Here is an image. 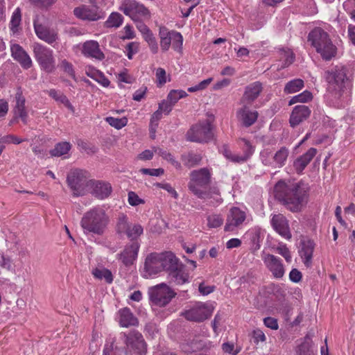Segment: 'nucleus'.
<instances>
[{
	"label": "nucleus",
	"instance_id": "51",
	"mask_svg": "<svg viewBox=\"0 0 355 355\" xmlns=\"http://www.w3.org/2000/svg\"><path fill=\"white\" fill-rule=\"evenodd\" d=\"M58 67L64 73H66L68 76H69L73 79H76V75L73 67V64L71 62H68L66 59H62L60 60Z\"/></svg>",
	"mask_w": 355,
	"mask_h": 355
},
{
	"label": "nucleus",
	"instance_id": "59",
	"mask_svg": "<svg viewBox=\"0 0 355 355\" xmlns=\"http://www.w3.org/2000/svg\"><path fill=\"white\" fill-rule=\"evenodd\" d=\"M173 106L174 105L166 98V100H164L159 103L158 110H159L162 113L168 114L172 110Z\"/></svg>",
	"mask_w": 355,
	"mask_h": 355
},
{
	"label": "nucleus",
	"instance_id": "26",
	"mask_svg": "<svg viewBox=\"0 0 355 355\" xmlns=\"http://www.w3.org/2000/svg\"><path fill=\"white\" fill-rule=\"evenodd\" d=\"M311 114L310 109L306 105H297L295 106L290 116V124L292 127L299 125L307 119Z\"/></svg>",
	"mask_w": 355,
	"mask_h": 355
},
{
	"label": "nucleus",
	"instance_id": "45",
	"mask_svg": "<svg viewBox=\"0 0 355 355\" xmlns=\"http://www.w3.org/2000/svg\"><path fill=\"white\" fill-rule=\"evenodd\" d=\"M71 149V144L69 142H60L55 145L51 150V155L55 157H60L67 154Z\"/></svg>",
	"mask_w": 355,
	"mask_h": 355
},
{
	"label": "nucleus",
	"instance_id": "46",
	"mask_svg": "<svg viewBox=\"0 0 355 355\" xmlns=\"http://www.w3.org/2000/svg\"><path fill=\"white\" fill-rule=\"evenodd\" d=\"M312 98H313L312 94L310 92L305 90L303 92H302L301 94L293 96L290 100L289 105H291L296 103H307V102L311 101Z\"/></svg>",
	"mask_w": 355,
	"mask_h": 355
},
{
	"label": "nucleus",
	"instance_id": "18",
	"mask_svg": "<svg viewBox=\"0 0 355 355\" xmlns=\"http://www.w3.org/2000/svg\"><path fill=\"white\" fill-rule=\"evenodd\" d=\"M261 259L267 269L272 273L275 278L280 279L284 275L285 270L282 261L279 257L273 254L263 252Z\"/></svg>",
	"mask_w": 355,
	"mask_h": 355
},
{
	"label": "nucleus",
	"instance_id": "6",
	"mask_svg": "<svg viewBox=\"0 0 355 355\" xmlns=\"http://www.w3.org/2000/svg\"><path fill=\"white\" fill-rule=\"evenodd\" d=\"M213 122L214 117L211 116L193 125L187 132V139L197 143H207L211 141L214 137Z\"/></svg>",
	"mask_w": 355,
	"mask_h": 355
},
{
	"label": "nucleus",
	"instance_id": "38",
	"mask_svg": "<svg viewBox=\"0 0 355 355\" xmlns=\"http://www.w3.org/2000/svg\"><path fill=\"white\" fill-rule=\"evenodd\" d=\"M91 272L94 277L98 280H104L107 284H111L113 282L114 278L112 272L103 266L94 268Z\"/></svg>",
	"mask_w": 355,
	"mask_h": 355
},
{
	"label": "nucleus",
	"instance_id": "47",
	"mask_svg": "<svg viewBox=\"0 0 355 355\" xmlns=\"http://www.w3.org/2000/svg\"><path fill=\"white\" fill-rule=\"evenodd\" d=\"M171 44L175 51L180 52L183 44V38L180 33L171 31L170 33Z\"/></svg>",
	"mask_w": 355,
	"mask_h": 355
},
{
	"label": "nucleus",
	"instance_id": "15",
	"mask_svg": "<svg viewBox=\"0 0 355 355\" xmlns=\"http://www.w3.org/2000/svg\"><path fill=\"white\" fill-rule=\"evenodd\" d=\"M241 141L243 142V154L242 155L233 154L229 149L228 146L226 145L222 146L220 149L221 153L224 155L225 157H226L227 159L230 160L232 162H245L252 155L254 148L251 145L250 141H248L247 139H241Z\"/></svg>",
	"mask_w": 355,
	"mask_h": 355
},
{
	"label": "nucleus",
	"instance_id": "13",
	"mask_svg": "<svg viewBox=\"0 0 355 355\" xmlns=\"http://www.w3.org/2000/svg\"><path fill=\"white\" fill-rule=\"evenodd\" d=\"M121 336L128 349L133 351L138 355H145L146 354V343L141 333L137 331H131L128 334L122 333Z\"/></svg>",
	"mask_w": 355,
	"mask_h": 355
},
{
	"label": "nucleus",
	"instance_id": "20",
	"mask_svg": "<svg viewBox=\"0 0 355 355\" xmlns=\"http://www.w3.org/2000/svg\"><path fill=\"white\" fill-rule=\"evenodd\" d=\"M140 244L138 241H134L125 245L123 250L117 254L120 260L125 266H131L137 258Z\"/></svg>",
	"mask_w": 355,
	"mask_h": 355
},
{
	"label": "nucleus",
	"instance_id": "58",
	"mask_svg": "<svg viewBox=\"0 0 355 355\" xmlns=\"http://www.w3.org/2000/svg\"><path fill=\"white\" fill-rule=\"evenodd\" d=\"M139 46L135 42L129 43L125 47V53L129 60L132 59L133 55L138 52Z\"/></svg>",
	"mask_w": 355,
	"mask_h": 355
},
{
	"label": "nucleus",
	"instance_id": "41",
	"mask_svg": "<svg viewBox=\"0 0 355 355\" xmlns=\"http://www.w3.org/2000/svg\"><path fill=\"white\" fill-rule=\"evenodd\" d=\"M304 86L302 79L296 78L288 82L284 89L286 94H293L300 91Z\"/></svg>",
	"mask_w": 355,
	"mask_h": 355
},
{
	"label": "nucleus",
	"instance_id": "30",
	"mask_svg": "<svg viewBox=\"0 0 355 355\" xmlns=\"http://www.w3.org/2000/svg\"><path fill=\"white\" fill-rule=\"evenodd\" d=\"M35 31L37 37L49 44L57 40V33L53 29H49L44 24H34Z\"/></svg>",
	"mask_w": 355,
	"mask_h": 355
},
{
	"label": "nucleus",
	"instance_id": "3",
	"mask_svg": "<svg viewBox=\"0 0 355 355\" xmlns=\"http://www.w3.org/2000/svg\"><path fill=\"white\" fill-rule=\"evenodd\" d=\"M324 78L329 83V89L340 97L343 92L352 87V76L349 69L337 65L325 71Z\"/></svg>",
	"mask_w": 355,
	"mask_h": 355
},
{
	"label": "nucleus",
	"instance_id": "60",
	"mask_svg": "<svg viewBox=\"0 0 355 355\" xmlns=\"http://www.w3.org/2000/svg\"><path fill=\"white\" fill-rule=\"evenodd\" d=\"M142 174L150 176H159L164 174V169L159 168H141L139 171Z\"/></svg>",
	"mask_w": 355,
	"mask_h": 355
},
{
	"label": "nucleus",
	"instance_id": "55",
	"mask_svg": "<svg viewBox=\"0 0 355 355\" xmlns=\"http://www.w3.org/2000/svg\"><path fill=\"white\" fill-rule=\"evenodd\" d=\"M276 251L278 254L282 256L286 262L291 263L292 261V256L291 252L285 243H279L276 248Z\"/></svg>",
	"mask_w": 355,
	"mask_h": 355
},
{
	"label": "nucleus",
	"instance_id": "56",
	"mask_svg": "<svg viewBox=\"0 0 355 355\" xmlns=\"http://www.w3.org/2000/svg\"><path fill=\"white\" fill-rule=\"evenodd\" d=\"M343 8L350 15L352 19H355V0H346L343 3Z\"/></svg>",
	"mask_w": 355,
	"mask_h": 355
},
{
	"label": "nucleus",
	"instance_id": "37",
	"mask_svg": "<svg viewBox=\"0 0 355 355\" xmlns=\"http://www.w3.org/2000/svg\"><path fill=\"white\" fill-rule=\"evenodd\" d=\"M296 355H317V350L313 349V342L311 337L306 335L304 341L297 347Z\"/></svg>",
	"mask_w": 355,
	"mask_h": 355
},
{
	"label": "nucleus",
	"instance_id": "32",
	"mask_svg": "<svg viewBox=\"0 0 355 355\" xmlns=\"http://www.w3.org/2000/svg\"><path fill=\"white\" fill-rule=\"evenodd\" d=\"M277 54L279 62L277 65V69L279 70L288 67L294 61V53L288 48L278 49L277 51Z\"/></svg>",
	"mask_w": 355,
	"mask_h": 355
},
{
	"label": "nucleus",
	"instance_id": "62",
	"mask_svg": "<svg viewBox=\"0 0 355 355\" xmlns=\"http://www.w3.org/2000/svg\"><path fill=\"white\" fill-rule=\"evenodd\" d=\"M128 202L132 206H137L140 204H144V201L141 199L135 192L130 191L128 193Z\"/></svg>",
	"mask_w": 355,
	"mask_h": 355
},
{
	"label": "nucleus",
	"instance_id": "28",
	"mask_svg": "<svg viewBox=\"0 0 355 355\" xmlns=\"http://www.w3.org/2000/svg\"><path fill=\"white\" fill-rule=\"evenodd\" d=\"M317 154V149L310 148L306 153L298 157L293 162V167L297 173H302L307 165Z\"/></svg>",
	"mask_w": 355,
	"mask_h": 355
},
{
	"label": "nucleus",
	"instance_id": "24",
	"mask_svg": "<svg viewBox=\"0 0 355 355\" xmlns=\"http://www.w3.org/2000/svg\"><path fill=\"white\" fill-rule=\"evenodd\" d=\"M248 105L243 104V107L236 113L239 121L245 127L252 125L257 121L259 116L258 112L250 110Z\"/></svg>",
	"mask_w": 355,
	"mask_h": 355
},
{
	"label": "nucleus",
	"instance_id": "42",
	"mask_svg": "<svg viewBox=\"0 0 355 355\" xmlns=\"http://www.w3.org/2000/svg\"><path fill=\"white\" fill-rule=\"evenodd\" d=\"M26 139H23L15 135L8 134L2 136V139L0 140V150L1 154L3 151L6 148V145L13 144H19L22 143Z\"/></svg>",
	"mask_w": 355,
	"mask_h": 355
},
{
	"label": "nucleus",
	"instance_id": "40",
	"mask_svg": "<svg viewBox=\"0 0 355 355\" xmlns=\"http://www.w3.org/2000/svg\"><path fill=\"white\" fill-rule=\"evenodd\" d=\"M49 96L53 98L55 101L63 104L71 112H74V107L70 103L68 98L61 92L54 89H50L47 92Z\"/></svg>",
	"mask_w": 355,
	"mask_h": 355
},
{
	"label": "nucleus",
	"instance_id": "2",
	"mask_svg": "<svg viewBox=\"0 0 355 355\" xmlns=\"http://www.w3.org/2000/svg\"><path fill=\"white\" fill-rule=\"evenodd\" d=\"M110 223V216L103 206H95L84 213L80 224L85 234L102 235Z\"/></svg>",
	"mask_w": 355,
	"mask_h": 355
},
{
	"label": "nucleus",
	"instance_id": "34",
	"mask_svg": "<svg viewBox=\"0 0 355 355\" xmlns=\"http://www.w3.org/2000/svg\"><path fill=\"white\" fill-rule=\"evenodd\" d=\"M162 271L166 270L169 272L175 269L178 265V259L171 252L159 253Z\"/></svg>",
	"mask_w": 355,
	"mask_h": 355
},
{
	"label": "nucleus",
	"instance_id": "23",
	"mask_svg": "<svg viewBox=\"0 0 355 355\" xmlns=\"http://www.w3.org/2000/svg\"><path fill=\"white\" fill-rule=\"evenodd\" d=\"M11 55L21 66L26 69L32 67L33 62L31 57L24 49L17 44H13L10 46Z\"/></svg>",
	"mask_w": 355,
	"mask_h": 355
},
{
	"label": "nucleus",
	"instance_id": "53",
	"mask_svg": "<svg viewBox=\"0 0 355 355\" xmlns=\"http://www.w3.org/2000/svg\"><path fill=\"white\" fill-rule=\"evenodd\" d=\"M207 225L210 228H216L220 227L223 223V216L220 214H211L207 216Z\"/></svg>",
	"mask_w": 355,
	"mask_h": 355
},
{
	"label": "nucleus",
	"instance_id": "9",
	"mask_svg": "<svg viewBox=\"0 0 355 355\" xmlns=\"http://www.w3.org/2000/svg\"><path fill=\"white\" fill-rule=\"evenodd\" d=\"M33 51L35 60L41 69L47 73L53 72L55 69L53 51L39 43L33 45Z\"/></svg>",
	"mask_w": 355,
	"mask_h": 355
},
{
	"label": "nucleus",
	"instance_id": "50",
	"mask_svg": "<svg viewBox=\"0 0 355 355\" xmlns=\"http://www.w3.org/2000/svg\"><path fill=\"white\" fill-rule=\"evenodd\" d=\"M154 152L155 153H157L159 156L163 157L164 159L169 162L176 168H180V166H181L180 164L174 159L173 155L169 152H167L164 150L159 149V148H154Z\"/></svg>",
	"mask_w": 355,
	"mask_h": 355
},
{
	"label": "nucleus",
	"instance_id": "64",
	"mask_svg": "<svg viewBox=\"0 0 355 355\" xmlns=\"http://www.w3.org/2000/svg\"><path fill=\"white\" fill-rule=\"evenodd\" d=\"M222 349L225 353L227 354H232L233 355H236L240 350L239 349H234V345L231 343H224L222 345Z\"/></svg>",
	"mask_w": 355,
	"mask_h": 355
},
{
	"label": "nucleus",
	"instance_id": "43",
	"mask_svg": "<svg viewBox=\"0 0 355 355\" xmlns=\"http://www.w3.org/2000/svg\"><path fill=\"white\" fill-rule=\"evenodd\" d=\"M184 164L188 167H193L199 164L202 160V156L198 153H189L182 157Z\"/></svg>",
	"mask_w": 355,
	"mask_h": 355
},
{
	"label": "nucleus",
	"instance_id": "22",
	"mask_svg": "<svg viewBox=\"0 0 355 355\" xmlns=\"http://www.w3.org/2000/svg\"><path fill=\"white\" fill-rule=\"evenodd\" d=\"M263 90L262 84L260 82H254L248 85L245 88V92L241 99L243 104L251 105L260 95Z\"/></svg>",
	"mask_w": 355,
	"mask_h": 355
},
{
	"label": "nucleus",
	"instance_id": "57",
	"mask_svg": "<svg viewBox=\"0 0 355 355\" xmlns=\"http://www.w3.org/2000/svg\"><path fill=\"white\" fill-rule=\"evenodd\" d=\"M155 76L157 85L162 86L166 83V73L163 68L157 69Z\"/></svg>",
	"mask_w": 355,
	"mask_h": 355
},
{
	"label": "nucleus",
	"instance_id": "52",
	"mask_svg": "<svg viewBox=\"0 0 355 355\" xmlns=\"http://www.w3.org/2000/svg\"><path fill=\"white\" fill-rule=\"evenodd\" d=\"M187 96L185 91L182 89H173L170 91L167 96L168 101L171 102L174 105L181 98H183Z\"/></svg>",
	"mask_w": 355,
	"mask_h": 355
},
{
	"label": "nucleus",
	"instance_id": "44",
	"mask_svg": "<svg viewBox=\"0 0 355 355\" xmlns=\"http://www.w3.org/2000/svg\"><path fill=\"white\" fill-rule=\"evenodd\" d=\"M170 33V31L163 28H161L159 30L160 46L164 51H168L171 44Z\"/></svg>",
	"mask_w": 355,
	"mask_h": 355
},
{
	"label": "nucleus",
	"instance_id": "48",
	"mask_svg": "<svg viewBox=\"0 0 355 355\" xmlns=\"http://www.w3.org/2000/svg\"><path fill=\"white\" fill-rule=\"evenodd\" d=\"M105 121L111 126L119 130L127 125L128 119L126 117L115 118L108 116L105 118Z\"/></svg>",
	"mask_w": 355,
	"mask_h": 355
},
{
	"label": "nucleus",
	"instance_id": "14",
	"mask_svg": "<svg viewBox=\"0 0 355 355\" xmlns=\"http://www.w3.org/2000/svg\"><path fill=\"white\" fill-rule=\"evenodd\" d=\"M247 219L245 211L240 208L233 207L230 209L227 214L224 230L226 232H234L241 227Z\"/></svg>",
	"mask_w": 355,
	"mask_h": 355
},
{
	"label": "nucleus",
	"instance_id": "12",
	"mask_svg": "<svg viewBox=\"0 0 355 355\" xmlns=\"http://www.w3.org/2000/svg\"><path fill=\"white\" fill-rule=\"evenodd\" d=\"M288 153V150L285 147L281 148L275 154L269 149H264L260 153V159L265 166L281 168L285 164Z\"/></svg>",
	"mask_w": 355,
	"mask_h": 355
},
{
	"label": "nucleus",
	"instance_id": "39",
	"mask_svg": "<svg viewBox=\"0 0 355 355\" xmlns=\"http://www.w3.org/2000/svg\"><path fill=\"white\" fill-rule=\"evenodd\" d=\"M86 74L105 87L110 85V82L104 73L94 67H88L86 69Z\"/></svg>",
	"mask_w": 355,
	"mask_h": 355
},
{
	"label": "nucleus",
	"instance_id": "29",
	"mask_svg": "<svg viewBox=\"0 0 355 355\" xmlns=\"http://www.w3.org/2000/svg\"><path fill=\"white\" fill-rule=\"evenodd\" d=\"M83 54L89 58H94L97 60H103L104 54L99 48L98 43L94 40H89L83 44Z\"/></svg>",
	"mask_w": 355,
	"mask_h": 355
},
{
	"label": "nucleus",
	"instance_id": "31",
	"mask_svg": "<svg viewBox=\"0 0 355 355\" xmlns=\"http://www.w3.org/2000/svg\"><path fill=\"white\" fill-rule=\"evenodd\" d=\"M118 318L120 326L123 327H129L138 324V320L132 313L129 308L120 309L118 313Z\"/></svg>",
	"mask_w": 355,
	"mask_h": 355
},
{
	"label": "nucleus",
	"instance_id": "11",
	"mask_svg": "<svg viewBox=\"0 0 355 355\" xmlns=\"http://www.w3.org/2000/svg\"><path fill=\"white\" fill-rule=\"evenodd\" d=\"M119 9L133 21L148 20L150 19L149 10L136 0H123Z\"/></svg>",
	"mask_w": 355,
	"mask_h": 355
},
{
	"label": "nucleus",
	"instance_id": "49",
	"mask_svg": "<svg viewBox=\"0 0 355 355\" xmlns=\"http://www.w3.org/2000/svg\"><path fill=\"white\" fill-rule=\"evenodd\" d=\"M205 191H207V193H208L207 196H206L205 198H200V199L208 200L213 198L214 200L216 201V202H221V198L220 197V190L217 186L213 185L211 187H207L205 189Z\"/></svg>",
	"mask_w": 355,
	"mask_h": 355
},
{
	"label": "nucleus",
	"instance_id": "35",
	"mask_svg": "<svg viewBox=\"0 0 355 355\" xmlns=\"http://www.w3.org/2000/svg\"><path fill=\"white\" fill-rule=\"evenodd\" d=\"M138 30L142 34L144 40L148 42V46L153 53H157L158 51V45L157 41L153 36L152 32L146 26V24H137Z\"/></svg>",
	"mask_w": 355,
	"mask_h": 355
},
{
	"label": "nucleus",
	"instance_id": "19",
	"mask_svg": "<svg viewBox=\"0 0 355 355\" xmlns=\"http://www.w3.org/2000/svg\"><path fill=\"white\" fill-rule=\"evenodd\" d=\"M270 224L275 231L282 237L286 240H291L292 234L291 232L288 220L282 214L272 215Z\"/></svg>",
	"mask_w": 355,
	"mask_h": 355
},
{
	"label": "nucleus",
	"instance_id": "54",
	"mask_svg": "<svg viewBox=\"0 0 355 355\" xmlns=\"http://www.w3.org/2000/svg\"><path fill=\"white\" fill-rule=\"evenodd\" d=\"M162 112L159 110H157L151 116L150 123V132L151 134H153V138H154L155 137V130L157 126L158 125V121L162 118Z\"/></svg>",
	"mask_w": 355,
	"mask_h": 355
},
{
	"label": "nucleus",
	"instance_id": "36",
	"mask_svg": "<svg viewBox=\"0 0 355 355\" xmlns=\"http://www.w3.org/2000/svg\"><path fill=\"white\" fill-rule=\"evenodd\" d=\"M302 246L300 251V254L303 259L304 265L309 267L311 264L314 243L312 241L309 240L302 242Z\"/></svg>",
	"mask_w": 355,
	"mask_h": 355
},
{
	"label": "nucleus",
	"instance_id": "16",
	"mask_svg": "<svg viewBox=\"0 0 355 355\" xmlns=\"http://www.w3.org/2000/svg\"><path fill=\"white\" fill-rule=\"evenodd\" d=\"M159 253L149 254L144 261L142 276L144 278H151L162 272Z\"/></svg>",
	"mask_w": 355,
	"mask_h": 355
},
{
	"label": "nucleus",
	"instance_id": "61",
	"mask_svg": "<svg viewBox=\"0 0 355 355\" xmlns=\"http://www.w3.org/2000/svg\"><path fill=\"white\" fill-rule=\"evenodd\" d=\"M252 338L254 340V343L258 344L259 342H265L266 340V337L265 334L262 330L259 329H254L252 331Z\"/></svg>",
	"mask_w": 355,
	"mask_h": 355
},
{
	"label": "nucleus",
	"instance_id": "1",
	"mask_svg": "<svg viewBox=\"0 0 355 355\" xmlns=\"http://www.w3.org/2000/svg\"><path fill=\"white\" fill-rule=\"evenodd\" d=\"M274 191L276 198L293 212L300 211L306 202V191L298 182L280 180L275 184Z\"/></svg>",
	"mask_w": 355,
	"mask_h": 355
},
{
	"label": "nucleus",
	"instance_id": "27",
	"mask_svg": "<svg viewBox=\"0 0 355 355\" xmlns=\"http://www.w3.org/2000/svg\"><path fill=\"white\" fill-rule=\"evenodd\" d=\"M13 114L15 117L20 119L24 124L28 123V116L25 107V98L20 91H18L15 94V105L13 109Z\"/></svg>",
	"mask_w": 355,
	"mask_h": 355
},
{
	"label": "nucleus",
	"instance_id": "25",
	"mask_svg": "<svg viewBox=\"0 0 355 355\" xmlns=\"http://www.w3.org/2000/svg\"><path fill=\"white\" fill-rule=\"evenodd\" d=\"M89 189L92 194L98 199L107 198L112 193V186L109 182L92 180Z\"/></svg>",
	"mask_w": 355,
	"mask_h": 355
},
{
	"label": "nucleus",
	"instance_id": "4",
	"mask_svg": "<svg viewBox=\"0 0 355 355\" xmlns=\"http://www.w3.org/2000/svg\"><path fill=\"white\" fill-rule=\"evenodd\" d=\"M308 41L323 59L329 60L336 55V47L331 42L328 34L321 28H317L310 32Z\"/></svg>",
	"mask_w": 355,
	"mask_h": 355
},
{
	"label": "nucleus",
	"instance_id": "63",
	"mask_svg": "<svg viewBox=\"0 0 355 355\" xmlns=\"http://www.w3.org/2000/svg\"><path fill=\"white\" fill-rule=\"evenodd\" d=\"M263 324L268 328L272 330H277L279 328L278 322L277 319L272 317H267L263 319Z\"/></svg>",
	"mask_w": 355,
	"mask_h": 355
},
{
	"label": "nucleus",
	"instance_id": "5",
	"mask_svg": "<svg viewBox=\"0 0 355 355\" xmlns=\"http://www.w3.org/2000/svg\"><path fill=\"white\" fill-rule=\"evenodd\" d=\"M211 170L207 168H202L193 170L190 173V180L188 183L189 191L198 198L207 196L205 189L211 182Z\"/></svg>",
	"mask_w": 355,
	"mask_h": 355
},
{
	"label": "nucleus",
	"instance_id": "17",
	"mask_svg": "<svg viewBox=\"0 0 355 355\" xmlns=\"http://www.w3.org/2000/svg\"><path fill=\"white\" fill-rule=\"evenodd\" d=\"M118 229L119 232L125 233L130 240L134 241H137V239L144 232L143 227L140 224L128 222L125 216L120 218Z\"/></svg>",
	"mask_w": 355,
	"mask_h": 355
},
{
	"label": "nucleus",
	"instance_id": "7",
	"mask_svg": "<svg viewBox=\"0 0 355 355\" xmlns=\"http://www.w3.org/2000/svg\"><path fill=\"white\" fill-rule=\"evenodd\" d=\"M215 306L211 302H197L185 310L182 315L189 321L201 322L208 319L213 313Z\"/></svg>",
	"mask_w": 355,
	"mask_h": 355
},
{
	"label": "nucleus",
	"instance_id": "10",
	"mask_svg": "<svg viewBox=\"0 0 355 355\" xmlns=\"http://www.w3.org/2000/svg\"><path fill=\"white\" fill-rule=\"evenodd\" d=\"M148 293L153 304L160 307L166 306L176 295L168 286L164 283L150 288Z\"/></svg>",
	"mask_w": 355,
	"mask_h": 355
},
{
	"label": "nucleus",
	"instance_id": "8",
	"mask_svg": "<svg viewBox=\"0 0 355 355\" xmlns=\"http://www.w3.org/2000/svg\"><path fill=\"white\" fill-rule=\"evenodd\" d=\"M92 180H88L87 173L82 170H74L67 176V184L74 196H83L89 189Z\"/></svg>",
	"mask_w": 355,
	"mask_h": 355
},
{
	"label": "nucleus",
	"instance_id": "33",
	"mask_svg": "<svg viewBox=\"0 0 355 355\" xmlns=\"http://www.w3.org/2000/svg\"><path fill=\"white\" fill-rule=\"evenodd\" d=\"M168 279L171 283L182 285L189 282V275L183 268L178 265L175 269L168 273Z\"/></svg>",
	"mask_w": 355,
	"mask_h": 355
},
{
	"label": "nucleus",
	"instance_id": "21",
	"mask_svg": "<svg viewBox=\"0 0 355 355\" xmlns=\"http://www.w3.org/2000/svg\"><path fill=\"white\" fill-rule=\"evenodd\" d=\"M74 15L80 20L96 21L101 19V13L96 6H80L73 10Z\"/></svg>",
	"mask_w": 355,
	"mask_h": 355
}]
</instances>
